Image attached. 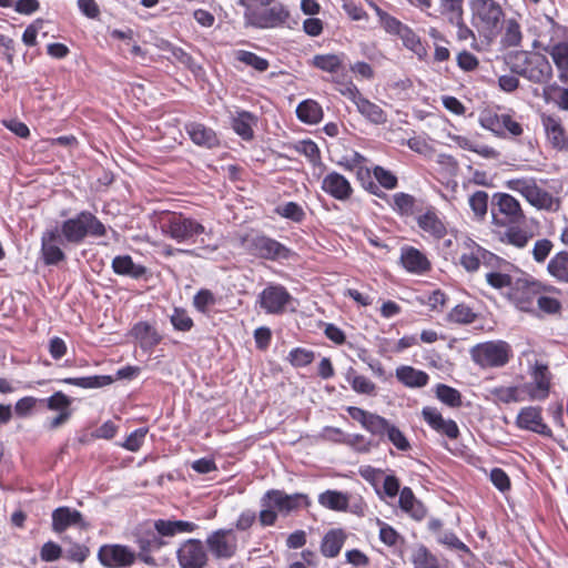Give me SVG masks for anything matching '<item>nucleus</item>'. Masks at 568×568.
I'll use <instances>...</instances> for the list:
<instances>
[{"mask_svg": "<svg viewBox=\"0 0 568 568\" xmlns=\"http://www.w3.org/2000/svg\"><path fill=\"white\" fill-rule=\"evenodd\" d=\"M471 26L480 38L493 41L501 31L504 10L496 0H471L469 2Z\"/></svg>", "mask_w": 568, "mask_h": 568, "instance_id": "obj_1", "label": "nucleus"}, {"mask_svg": "<svg viewBox=\"0 0 568 568\" xmlns=\"http://www.w3.org/2000/svg\"><path fill=\"white\" fill-rule=\"evenodd\" d=\"M511 72L532 83H547L552 78L548 59L538 52L518 51L508 57Z\"/></svg>", "mask_w": 568, "mask_h": 568, "instance_id": "obj_2", "label": "nucleus"}, {"mask_svg": "<svg viewBox=\"0 0 568 568\" xmlns=\"http://www.w3.org/2000/svg\"><path fill=\"white\" fill-rule=\"evenodd\" d=\"M59 231L64 242L74 245L81 244L87 236L102 237L106 234L105 225L89 211H81L63 221Z\"/></svg>", "mask_w": 568, "mask_h": 568, "instance_id": "obj_3", "label": "nucleus"}, {"mask_svg": "<svg viewBox=\"0 0 568 568\" xmlns=\"http://www.w3.org/2000/svg\"><path fill=\"white\" fill-rule=\"evenodd\" d=\"M162 232L178 242H184L201 234H211L196 220L182 213H168L161 221Z\"/></svg>", "mask_w": 568, "mask_h": 568, "instance_id": "obj_4", "label": "nucleus"}, {"mask_svg": "<svg viewBox=\"0 0 568 568\" xmlns=\"http://www.w3.org/2000/svg\"><path fill=\"white\" fill-rule=\"evenodd\" d=\"M511 354L510 345L504 341L479 343L470 349L473 361L483 368L503 367Z\"/></svg>", "mask_w": 568, "mask_h": 568, "instance_id": "obj_5", "label": "nucleus"}, {"mask_svg": "<svg viewBox=\"0 0 568 568\" xmlns=\"http://www.w3.org/2000/svg\"><path fill=\"white\" fill-rule=\"evenodd\" d=\"M508 187L520 193L531 205L538 209L548 211H557L559 209L558 199L539 187L531 179L510 180L508 181Z\"/></svg>", "mask_w": 568, "mask_h": 568, "instance_id": "obj_6", "label": "nucleus"}, {"mask_svg": "<svg viewBox=\"0 0 568 568\" xmlns=\"http://www.w3.org/2000/svg\"><path fill=\"white\" fill-rule=\"evenodd\" d=\"M247 250L252 255L270 261L290 260L294 255L291 248L266 235L248 239Z\"/></svg>", "mask_w": 568, "mask_h": 568, "instance_id": "obj_7", "label": "nucleus"}, {"mask_svg": "<svg viewBox=\"0 0 568 568\" xmlns=\"http://www.w3.org/2000/svg\"><path fill=\"white\" fill-rule=\"evenodd\" d=\"M479 123L483 128L491 131L497 136H519L523 134V126L509 114L485 111L480 114Z\"/></svg>", "mask_w": 568, "mask_h": 568, "instance_id": "obj_8", "label": "nucleus"}, {"mask_svg": "<svg viewBox=\"0 0 568 568\" xmlns=\"http://www.w3.org/2000/svg\"><path fill=\"white\" fill-rule=\"evenodd\" d=\"M293 301L292 295L282 285H268L258 295V304L267 314H283Z\"/></svg>", "mask_w": 568, "mask_h": 568, "instance_id": "obj_9", "label": "nucleus"}, {"mask_svg": "<svg viewBox=\"0 0 568 568\" xmlns=\"http://www.w3.org/2000/svg\"><path fill=\"white\" fill-rule=\"evenodd\" d=\"M205 542L216 559H230L237 550V539L232 529H217L207 536Z\"/></svg>", "mask_w": 568, "mask_h": 568, "instance_id": "obj_10", "label": "nucleus"}, {"mask_svg": "<svg viewBox=\"0 0 568 568\" xmlns=\"http://www.w3.org/2000/svg\"><path fill=\"white\" fill-rule=\"evenodd\" d=\"M532 382L525 385L530 399L544 400L549 396L552 375L547 364L536 361L530 367Z\"/></svg>", "mask_w": 568, "mask_h": 568, "instance_id": "obj_11", "label": "nucleus"}, {"mask_svg": "<svg viewBox=\"0 0 568 568\" xmlns=\"http://www.w3.org/2000/svg\"><path fill=\"white\" fill-rule=\"evenodd\" d=\"M178 561L181 568H204L207 552L199 539H187L178 549Z\"/></svg>", "mask_w": 568, "mask_h": 568, "instance_id": "obj_12", "label": "nucleus"}, {"mask_svg": "<svg viewBox=\"0 0 568 568\" xmlns=\"http://www.w3.org/2000/svg\"><path fill=\"white\" fill-rule=\"evenodd\" d=\"M264 495L270 500V505L274 506L282 515H288L302 506L307 507L310 505L308 496L302 493L288 495L280 489H270Z\"/></svg>", "mask_w": 568, "mask_h": 568, "instance_id": "obj_13", "label": "nucleus"}, {"mask_svg": "<svg viewBox=\"0 0 568 568\" xmlns=\"http://www.w3.org/2000/svg\"><path fill=\"white\" fill-rule=\"evenodd\" d=\"M100 562L108 568H121L131 566L135 560V554L123 545H104L98 552Z\"/></svg>", "mask_w": 568, "mask_h": 568, "instance_id": "obj_14", "label": "nucleus"}, {"mask_svg": "<svg viewBox=\"0 0 568 568\" xmlns=\"http://www.w3.org/2000/svg\"><path fill=\"white\" fill-rule=\"evenodd\" d=\"M59 227L45 230L41 236V256L45 265H57L65 260V254L59 246L63 243Z\"/></svg>", "mask_w": 568, "mask_h": 568, "instance_id": "obj_15", "label": "nucleus"}, {"mask_svg": "<svg viewBox=\"0 0 568 568\" xmlns=\"http://www.w3.org/2000/svg\"><path fill=\"white\" fill-rule=\"evenodd\" d=\"M540 295V285L536 282L518 281L510 298L517 308L524 312H532L537 296Z\"/></svg>", "mask_w": 568, "mask_h": 568, "instance_id": "obj_16", "label": "nucleus"}, {"mask_svg": "<svg viewBox=\"0 0 568 568\" xmlns=\"http://www.w3.org/2000/svg\"><path fill=\"white\" fill-rule=\"evenodd\" d=\"M424 420L432 429L440 435L447 436L449 439H457L459 436V428L455 420L445 419L443 415L435 407L426 406L422 410Z\"/></svg>", "mask_w": 568, "mask_h": 568, "instance_id": "obj_17", "label": "nucleus"}, {"mask_svg": "<svg viewBox=\"0 0 568 568\" xmlns=\"http://www.w3.org/2000/svg\"><path fill=\"white\" fill-rule=\"evenodd\" d=\"M402 266L413 274H426L432 270V263L428 257L414 246H403L399 257Z\"/></svg>", "mask_w": 568, "mask_h": 568, "instance_id": "obj_18", "label": "nucleus"}, {"mask_svg": "<svg viewBox=\"0 0 568 568\" xmlns=\"http://www.w3.org/2000/svg\"><path fill=\"white\" fill-rule=\"evenodd\" d=\"M79 526L85 528L88 525L83 520L82 514L70 507H59L52 513V529L53 531L61 534L69 527Z\"/></svg>", "mask_w": 568, "mask_h": 568, "instance_id": "obj_19", "label": "nucleus"}, {"mask_svg": "<svg viewBox=\"0 0 568 568\" xmlns=\"http://www.w3.org/2000/svg\"><path fill=\"white\" fill-rule=\"evenodd\" d=\"M290 17L283 4H275L261 13H253L251 23L257 28H276L285 23Z\"/></svg>", "mask_w": 568, "mask_h": 568, "instance_id": "obj_20", "label": "nucleus"}, {"mask_svg": "<svg viewBox=\"0 0 568 568\" xmlns=\"http://www.w3.org/2000/svg\"><path fill=\"white\" fill-rule=\"evenodd\" d=\"M516 424L519 428L535 432L541 435H548L550 429L542 422L541 409L539 407H525L523 408L518 416Z\"/></svg>", "mask_w": 568, "mask_h": 568, "instance_id": "obj_21", "label": "nucleus"}, {"mask_svg": "<svg viewBox=\"0 0 568 568\" xmlns=\"http://www.w3.org/2000/svg\"><path fill=\"white\" fill-rule=\"evenodd\" d=\"M495 207L514 223L518 222L524 216L519 202L514 196L506 193H497L494 195L491 211L494 220L496 221Z\"/></svg>", "mask_w": 568, "mask_h": 568, "instance_id": "obj_22", "label": "nucleus"}, {"mask_svg": "<svg viewBox=\"0 0 568 568\" xmlns=\"http://www.w3.org/2000/svg\"><path fill=\"white\" fill-rule=\"evenodd\" d=\"M322 189L337 200H346L352 194L349 182L337 172H331L323 179Z\"/></svg>", "mask_w": 568, "mask_h": 568, "instance_id": "obj_23", "label": "nucleus"}, {"mask_svg": "<svg viewBox=\"0 0 568 568\" xmlns=\"http://www.w3.org/2000/svg\"><path fill=\"white\" fill-rule=\"evenodd\" d=\"M131 335L144 351H151L162 339L156 328L149 322H138L131 329Z\"/></svg>", "mask_w": 568, "mask_h": 568, "instance_id": "obj_24", "label": "nucleus"}, {"mask_svg": "<svg viewBox=\"0 0 568 568\" xmlns=\"http://www.w3.org/2000/svg\"><path fill=\"white\" fill-rule=\"evenodd\" d=\"M185 131L196 145L212 149L219 144L215 132L202 123L190 122L185 124Z\"/></svg>", "mask_w": 568, "mask_h": 568, "instance_id": "obj_25", "label": "nucleus"}, {"mask_svg": "<svg viewBox=\"0 0 568 568\" xmlns=\"http://www.w3.org/2000/svg\"><path fill=\"white\" fill-rule=\"evenodd\" d=\"M542 124L547 138L554 148L558 150H564L568 146V135L565 129L562 128L559 119L551 115H544Z\"/></svg>", "mask_w": 568, "mask_h": 568, "instance_id": "obj_26", "label": "nucleus"}, {"mask_svg": "<svg viewBox=\"0 0 568 568\" xmlns=\"http://www.w3.org/2000/svg\"><path fill=\"white\" fill-rule=\"evenodd\" d=\"M346 534L343 529L328 530L321 542V554L326 558H335L341 552L345 541Z\"/></svg>", "mask_w": 568, "mask_h": 568, "instance_id": "obj_27", "label": "nucleus"}, {"mask_svg": "<svg viewBox=\"0 0 568 568\" xmlns=\"http://www.w3.org/2000/svg\"><path fill=\"white\" fill-rule=\"evenodd\" d=\"M397 379L407 387L420 388L427 385L429 376L426 372L403 365L396 368Z\"/></svg>", "mask_w": 568, "mask_h": 568, "instance_id": "obj_28", "label": "nucleus"}, {"mask_svg": "<svg viewBox=\"0 0 568 568\" xmlns=\"http://www.w3.org/2000/svg\"><path fill=\"white\" fill-rule=\"evenodd\" d=\"M160 534L153 531H146L141 535L136 542L140 549L138 557L148 565L154 564V558L150 556L151 551L158 550L163 546V541L161 540Z\"/></svg>", "mask_w": 568, "mask_h": 568, "instance_id": "obj_29", "label": "nucleus"}, {"mask_svg": "<svg viewBox=\"0 0 568 568\" xmlns=\"http://www.w3.org/2000/svg\"><path fill=\"white\" fill-rule=\"evenodd\" d=\"M112 268L114 273L132 278H140L146 272L145 267L135 264L130 255L115 256L112 261Z\"/></svg>", "mask_w": 568, "mask_h": 568, "instance_id": "obj_30", "label": "nucleus"}, {"mask_svg": "<svg viewBox=\"0 0 568 568\" xmlns=\"http://www.w3.org/2000/svg\"><path fill=\"white\" fill-rule=\"evenodd\" d=\"M357 111L369 122L375 124H384L387 121L386 112L364 95L355 103Z\"/></svg>", "mask_w": 568, "mask_h": 568, "instance_id": "obj_31", "label": "nucleus"}, {"mask_svg": "<svg viewBox=\"0 0 568 568\" xmlns=\"http://www.w3.org/2000/svg\"><path fill=\"white\" fill-rule=\"evenodd\" d=\"M154 528L160 536H174L179 532H192L197 528V525L184 520L159 519L154 523Z\"/></svg>", "mask_w": 568, "mask_h": 568, "instance_id": "obj_32", "label": "nucleus"}, {"mask_svg": "<svg viewBox=\"0 0 568 568\" xmlns=\"http://www.w3.org/2000/svg\"><path fill=\"white\" fill-rule=\"evenodd\" d=\"M318 503L327 509L345 511L348 508L349 497L345 493L328 489L318 496Z\"/></svg>", "mask_w": 568, "mask_h": 568, "instance_id": "obj_33", "label": "nucleus"}, {"mask_svg": "<svg viewBox=\"0 0 568 568\" xmlns=\"http://www.w3.org/2000/svg\"><path fill=\"white\" fill-rule=\"evenodd\" d=\"M417 223L424 232L429 233L436 239H442L446 235V226L434 211H427L420 215Z\"/></svg>", "mask_w": 568, "mask_h": 568, "instance_id": "obj_34", "label": "nucleus"}, {"mask_svg": "<svg viewBox=\"0 0 568 568\" xmlns=\"http://www.w3.org/2000/svg\"><path fill=\"white\" fill-rule=\"evenodd\" d=\"M297 118L307 124H316L323 118L321 105L314 100H305L296 108Z\"/></svg>", "mask_w": 568, "mask_h": 568, "instance_id": "obj_35", "label": "nucleus"}, {"mask_svg": "<svg viewBox=\"0 0 568 568\" xmlns=\"http://www.w3.org/2000/svg\"><path fill=\"white\" fill-rule=\"evenodd\" d=\"M113 377L109 375H95L88 377H69L60 382L69 385H74L81 388H100L113 383Z\"/></svg>", "mask_w": 568, "mask_h": 568, "instance_id": "obj_36", "label": "nucleus"}, {"mask_svg": "<svg viewBox=\"0 0 568 568\" xmlns=\"http://www.w3.org/2000/svg\"><path fill=\"white\" fill-rule=\"evenodd\" d=\"M346 381L351 384L352 388L358 394L374 395L376 385L363 375H358L353 367H349L346 373Z\"/></svg>", "mask_w": 568, "mask_h": 568, "instance_id": "obj_37", "label": "nucleus"}, {"mask_svg": "<svg viewBox=\"0 0 568 568\" xmlns=\"http://www.w3.org/2000/svg\"><path fill=\"white\" fill-rule=\"evenodd\" d=\"M532 236V233L528 232L527 230L513 225L504 232L501 241L518 248H523L527 246Z\"/></svg>", "mask_w": 568, "mask_h": 568, "instance_id": "obj_38", "label": "nucleus"}, {"mask_svg": "<svg viewBox=\"0 0 568 568\" xmlns=\"http://www.w3.org/2000/svg\"><path fill=\"white\" fill-rule=\"evenodd\" d=\"M548 272L560 282L568 283V252L556 254L548 263Z\"/></svg>", "mask_w": 568, "mask_h": 568, "instance_id": "obj_39", "label": "nucleus"}, {"mask_svg": "<svg viewBox=\"0 0 568 568\" xmlns=\"http://www.w3.org/2000/svg\"><path fill=\"white\" fill-rule=\"evenodd\" d=\"M253 119V114L247 111L237 112L236 115L233 116L232 128L244 140H250L253 138V130L251 125Z\"/></svg>", "mask_w": 568, "mask_h": 568, "instance_id": "obj_40", "label": "nucleus"}, {"mask_svg": "<svg viewBox=\"0 0 568 568\" xmlns=\"http://www.w3.org/2000/svg\"><path fill=\"white\" fill-rule=\"evenodd\" d=\"M312 65L329 73L337 72L343 65V58L338 54H317L312 60Z\"/></svg>", "mask_w": 568, "mask_h": 568, "instance_id": "obj_41", "label": "nucleus"}, {"mask_svg": "<svg viewBox=\"0 0 568 568\" xmlns=\"http://www.w3.org/2000/svg\"><path fill=\"white\" fill-rule=\"evenodd\" d=\"M415 568H438L437 558L424 546L418 545L412 554Z\"/></svg>", "mask_w": 568, "mask_h": 568, "instance_id": "obj_42", "label": "nucleus"}, {"mask_svg": "<svg viewBox=\"0 0 568 568\" xmlns=\"http://www.w3.org/2000/svg\"><path fill=\"white\" fill-rule=\"evenodd\" d=\"M234 55L237 61L252 67L258 72H264L270 67V63L266 59L258 57L257 54L251 51L237 50L234 52Z\"/></svg>", "mask_w": 568, "mask_h": 568, "instance_id": "obj_43", "label": "nucleus"}, {"mask_svg": "<svg viewBox=\"0 0 568 568\" xmlns=\"http://www.w3.org/2000/svg\"><path fill=\"white\" fill-rule=\"evenodd\" d=\"M416 199L407 193L399 192L393 195V209L398 214L409 216L414 213Z\"/></svg>", "mask_w": 568, "mask_h": 568, "instance_id": "obj_44", "label": "nucleus"}, {"mask_svg": "<svg viewBox=\"0 0 568 568\" xmlns=\"http://www.w3.org/2000/svg\"><path fill=\"white\" fill-rule=\"evenodd\" d=\"M436 397L449 407H459L462 405V395L459 390L445 384L436 386Z\"/></svg>", "mask_w": 568, "mask_h": 568, "instance_id": "obj_45", "label": "nucleus"}, {"mask_svg": "<svg viewBox=\"0 0 568 568\" xmlns=\"http://www.w3.org/2000/svg\"><path fill=\"white\" fill-rule=\"evenodd\" d=\"M40 403H45L48 409L59 413L72 412V399L62 392H55L52 396L40 399Z\"/></svg>", "mask_w": 568, "mask_h": 568, "instance_id": "obj_46", "label": "nucleus"}, {"mask_svg": "<svg viewBox=\"0 0 568 568\" xmlns=\"http://www.w3.org/2000/svg\"><path fill=\"white\" fill-rule=\"evenodd\" d=\"M470 242L474 247H477V252L480 254V265L483 264L490 270H507L510 266V264L505 260L480 247L473 241Z\"/></svg>", "mask_w": 568, "mask_h": 568, "instance_id": "obj_47", "label": "nucleus"}, {"mask_svg": "<svg viewBox=\"0 0 568 568\" xmlns=\"http://www.w3.org/2000/svg\"><path fill=\"white\" fill-rule=\"evenodd\" d=\"M465 0H439L438 11L447 21L464 16Z\"/></svg>", "mask_w": 568, "mask_h": 568, "instance_id": "obj_48", "label": "nucleus"}, {"mask_svg": "<svg viewBox=\"0 0 568 568\" xmlns=\"http://www.w3.org/2000/svg\"><path fill=\"white\" fill-rule=\"evenodd\" d=\"M449 24L456 27L457 31H456V38L459 40V41H471L470 42V45L473 48L476 47L477 44V37H476V33L475 31L469 28L466 23H465V19H464V16H460L458 18H455V19H452L449 21H447Z\"/></svg>", "mask_w": 568, "mask_h": 568, "instance_id": "obj_49", "label": "nucleus"}, {"mask_svg": "<svg viewBox=\"0 0 568 568\" xmlns=\"http://www.w3.org/2000/svg\"><path fill=\"white\" fill-rule=\"evenodd\" d=\"M469 206L475 216L483 220L487 213L488 194L485 191H476L469 196Z\"/></svg>", "mask_w": 568, "mask_h": 568, "instance_id": "obj_50", "label": "nucleus"}, {"mask_svg": "<svg viewBox=\"0 0 568 568\" xmlns=\"http://www.w3.org/2000/svg\"><path fill=\"white\" fill-rule=\"evenodd\" d=\"M505 271L506 270H489L486 273L487 283L496 290L510 287L513 285V277Z\"/></svg>", "mask_w": 568, "mask_h": 568, "instance_id": "obj_51", "label": "nucleus"}, {"mask_svg": "<svg viewBox=\"0 0 568 568\" xmlns=\"http://www.w3.org/2000/svg\"><path fill=\"white\" fill-rule=\"evenodd\" d=\"M390 425L392 423L389 420L373 413L365 426V429L374 436L384 438Z\"/></svg>", "mask_w": 568, "mask_h": 568, "instance_id": "obj_52", "label": "nucleus"}, {"mask_svg": "<svg viewBox=\"0 0 568 568\" xmlns=\"http://www.w3.org/2000/svg\"><path fill=\"white\" fill-rule=\"evenodd\" d=\"M449 320L459 324H470L476 320V314L469 306L458 304L450 311Z\"/></svg>", "mask_w": 568, "mask_h": 568, "instance_id": "obj_53", "label": "nucleus"}, {"mask_svg": "<svg viewBox=\"0 0 568 568\" xmlns=\"http://www.w3.org/2000/svg\"><path fill=\"white\" fill-rule=\"evenodd\" d=\"M545 51L551 55L557 69H562L568 64V43L559 42L546 48Z\"/></svg>", "mask_w": 568, "mask_h": 568, "instance_id": "obj_54", "label": "nucleus"}, {"mask_svg": "<svg viewBox=\"0 0 568 568\" xmlns=\"http://www.w3.org/2000/svg\"><path fill=\"white\" fill-rule=\"evenodd\" d=\"M276 212L285 217V219H290L294 222H302L305 217V212L303 210V207L295 203V202H287L281 206H278L276 209Z\"/></svg>", "mask_w": 568, "mask_h": 568, "instance_id": "obj_55", "label": "nucleus"}, {"mask_svg": "<svg viewBox=\"0 0 568 568\" xmlns=\"http://www.w3.org/2000/svg\"><path fill=\"white\" fill-rule=\"evenodd\" d=\"M270 504V500L265 497V495H263L261 498V506L263 509L258 515V521L263 527L273 526L277 520V511L274 506Z\"/></svg>", "mask_w": 568, "mask_h": 568, "instance_id": "obj_56", "label": "nucleus"}, {"mask_svg": "<svg viewBox=\"0 0 568 568\" xmlns=\"http://www.w3.org/2000/svg\"><path fill=\"white\" fill-rule=\"evenodd\" d=\"M295 150L305 155L313 164H316L320 159V149L312 140H303L295 144Z\"/></svg>", "mask_w": 568, "mask_h": 568, "instance_id": "obj_57", "label": "nucleus"}, {"mask_svg": "<svg viewBox=\"0 0 568 568\" xmlns=\"http://www.w3.org/2000/svg\"><path fill=\"white\" fill-rule=\"evenodd\" d=\"M173 327L178 331L189 332L193 327V320L182 308H174L170 316Z\"/></svg>", "mask_w": 568, "mask_h": 568, "instance_id": "obj_58", "label": "nucleus"}, {"mask_svg": "<svg viewBox=\"0 0 568 568\" xmlns=\"http://www.w3.org/2000/svg\"><path fill=\"white\" fill-rule=\"evenodd\" d=\"M385 436L398 450L407 452L410 449L408 439L394 424L390 425Z\"/></svg>", "mask_w": 568, "mask_h": 568, "instance_id": "obj_59", "label": "nucleus"}, {"mask_svg": "<svg viewBox=\"0 0 568 568\" xmlns=\"http://www.w3.org/2000/svg\"><path fill=\"white\" fill-rule=\"evenodd\" d=\"M376 9V12L379 17V20H381V23L383 26V28L389 32V33H394V34H399L402 29H404V24L397 20L396 18L392 17L390 14H388L387 12L381 10L378 7L375 8Z\"/></svg>", "mask_w": 568, "mask_h": 568, "instance_id": "obj_60", "label": "nucleus"}, {"mask_svg": "<svg viewBox=\"0 0 568 568\" xmlns=\"http://www.w3.org/2000/svg\"><path fill=\"white\" fill-rule=\"evenodd\" d=\"M288 359L293 366L303 367L313 362L314 353L312 351L297 347L290 352Z\"/></svg>", "mask_w": 568, "mask_h": 568, "instance_id": "obj_61", "label": "nucleus"}, {"mask_svg": "<svg viewBox=\"0 0 568 568\" xmlns=\"http://www.w3.org/2000/svg\"><path fill=\"white\" fill-rule=\"evenodd\" d=\"M398 36L402 38L404 45L406 48L413 50L417 54H419L420 51H424V48L422 47L419 38L407 26H405L404 29H402V31Z\"/></svg>", "mask_w": 568, "mask_h": 568, "instance_id": "obj_62", "label": "nucleus"}, {"mask_svg": "<svg viewBox=\"0 0 568 568\" xmlns=\"http://www.w3.org/2000/svg\"><path fill=\"white\" fill-rule=\"evenodd\" d=\"M521 41L520 27L515 20H508L506 26V32L504 36L505 44L509 47H516Z\"/></svg>", "mask_w": 568, "mask_h": 568, "instance_id": "obj_63", "label": "nucleus"}, {"mask_svg": "<svg viewBox=\"0 0 568 568\" xmlns=\"http://www.w3.org/2000/svg\"><path fill=\"white\" fill-rule=\"evenodd\" d=\"M374 176L378 183L387 190L395 189L397 186V178L388 170L382 166L374 169Z\"/></svg>", "mask_w": 568, "mask_h": 568, "instance_id": "obj_64", "label": "nucleus"}]
</instances>
